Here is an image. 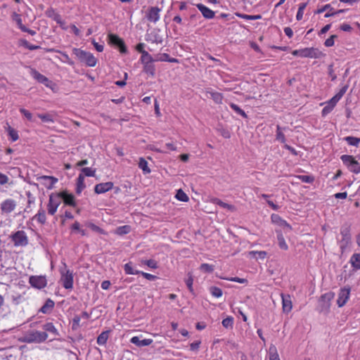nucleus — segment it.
Listing matches in <instances>:
<instances>
[{"instance_id": "f257e3e1", "label": "nucleus", "mask_w": 360, "mask_h": 360, "mask_svg": "<svg viewBox=\"0 0 360 360\" xmlns=\"http://www.w3.org/2000/svg\"><path fill=\"white\" fill-rule=\"evenodd\" d=\"M48 338V333L39 330H31L27 333L21 339L22 342L41 343Z\"/></svg>"}, {"instance_id": "f03ea898", "label": "nucleus", "mask_w": 360, "mask_h": 360, "mask_svg": "<svg viewBox=\"0 0 360 360\" xmlns=\"http://www.w3.org/2000/svg\"><path fill=\"white\" fill-rule=\"evenodd\" d=\"M292 54L294 56L316 59L320 58L324 56V54L319 49L314 47L294 50L292 51Z\"/></svg>"}, {"instance_id": "7ed1b4c3", "label": "nucleus", "mask_w": 360, "mask_h": 360, "mask_svg": "<svg viewBox=\"0 0 360 360\" xmlns=\"http://www.w3.org/2000/svg\"><path fill=\"white\" fill-rule=\"evenodd\" d=\"M73 53L80 62L84 63L87 66L94 67L96 65L97 60L91 53L77 48L73 49Z\"/></svg>"}, {"instance_id": "20e7f679", "label": "nucleus", "mask_w": 360, "mask_h": 360, "mask_svg": "<svg viewBox=\"0 0 360 360\" xmlns=\"http://www.w3.org/2000/svg\"><path fill=\"white\" fill-rule=\"evenodd\" d=\"M335 293L328 292L322 295L319 301V310L322 313H328L330 307V302L334 298Z\"/></svg>"}, {"instance_id": "39448f33", "label": "nucleus", "mask_w": 360, "mask_h": 360, "mask_svg": "<svg viewBox=\"0 0 360 360\" xmlns=\"http://www.w3.org/2000/svg\"><path fill=\"white\" fill-rule=\"evenodd\" d=\"M340 159L342 162L352 172L355 174L360 173V163L356 161L353 156L349 155H343Z\"/></svg>"}, {"instance_id": "423d86ee", "label": "nucleus", "mask_w": 360, "mask_h": 360, "mask_svg": "<svg viewBox=\"0 0 360 360\" xmlns=\"http://www.w3.org/2000/svg\"><path fill=\"white\" fill-rule=\"evenodd\" d=\"M11 237L15 246H25L28 243V238L24 231H18Z\"/></svg>"}, {"instance_id": "0eeeda50", "label": "nucleus", "mask_w": 360, "mask_h": 360, "mask_svg": "<svg viewBox=\"0 0 360 360\" xmlns=\"http://www.w3.org/2000/svg\"><path fill=\"white\" fill-rule=\"evenodd\" d=\"M108 40L109 43L117 47L120 49V51L122 53H127V47L124 44V41L119 37L117 35L115 34H109L108 36Z\"/></svg>"}, {"instance_id": "6e6552de", "label": "nucleus", "mask_w": 360, "mask_h": 360, "mask_svg": "<svg viewBox=\"0 0 360 360\" xmlns=\"http://www.w3.org/2000/svg\"><path fill=\"white\" fill-rule=\"evenodd\" d=\"M342 239L340 241V246L343 251L351 241L350 228L348 226H343L340 229Z\"/></svg>"}, {"instance_id": "1a4fd4ad", "label": "nucleus", "mask_w": 360, "mask_h": 360, "mask_svg": "<svg viewBox=\"0 0 360 360\" xmlns=\"http://www.w3.org/2000/svg\"><path fill=\"white\" fill-rule=\"evenodd\" d=\"M30 285L37 289H42L46 286L47 281L44 276H31L29 278Z\"/></svg>"}, {"instance_id": "9d476101", "label": "nucleus", "mask_w": 360, "mask_h": 360, "mask_svg": "<svg viewBox=\"0 0 360 360\" xmlns=\"http://www.w3.org/2000/svg\"><path fill=\"white\" fill-rule=\"evenodd\" d=\"M60 204V197L58 195V194H51L49 195V200L48 203V213L51 215H53L59 205Z\"/></svg>"}, {"instance_id": "9b49d317", "label": "nucleus", "mask_w": 360, "mask_h": 360, "mask_svg": "<svg viewBox=\"0 0 360 360\" xmlns=\"http://www.w3.org/2000/svg\"><path fill=\"white\" fill-rule=\"evenodd\" d=\"M351 288L349 286H345L340 290L338 293V298L337 304L339 307H343L349 298Z\"/></svg>"}, {"instance_id": "f8f14e48", "label": "nucleus", "mask_w": 360, "mask_h": 360, "mask_svg": "<svg viewBox=\"0 0 360 360\" xmlns=\"http://www.w3.org/2000/svg\"><path fill=\"white\" fill-rule=\"evenodd\" d=\"M60 281L63 286L68 290L73 288V274L71 271L67 270L65 273L61 274Z\"/></svg>"}, {"instance_id": "ddd939ff", "label": "nucleus", "mask_w": 360, "mask_h": 360, "mask_svg": "<svg viewBox=\"0 0 360 360\" xmlns=\"http://www.w3.org/2000/svg\"><path fill=\"white\" fill-rule=\"evenodd\" d=\"M16 202L11 198L4 200L0 205V209L2 214H9L12 212L16 207Z\"/></svg>"}, {"instance_id": "4468645a", "label": "nucleus", "mask_w": 360, "mask_h": 360, "mask_svg": "<svg viewBox=\"0 0 360 360\" xmlns=\"http://www.w3.org/2000/svg\"><path fill=\"white\" fill-rule=\"evenodd\" d=\"M113 186L114 184L111 181L100 183L95 186L94 192L97 194L104 193L112 189Z\"/></svg>"}, {"instance_id": "2eb2a0df", "label": "nucleus", "mask_w": 360, "mask_h": 360, "mask_svg": "<svg viewBox=\"0 0 360 360\" xmlns=\"http://www.w3.org/2000/svg\"><path fill=\"white\" fill-rule=\"evenodd\" d=\"M58 195L60 197V200H63L65 204L72 207L76 206L75 197L72 194L69 193L67 191H62L58 193Z\"/></svg>"}, {"instance_id": "dca6fc26", "label": "nucleus", "mask_w": 360, "mask_h": 360, "mask_svg": "<svg viewBox=\"0 0 360 360\" xmlns=\"http://www.w3.org/2000/svg\"><path fill=\"white\" fill-rule=\"evenodd\" d=\"M197 8L201 12L205 18L212 19L214 17V12L206 6L202 4H197Z\"/></svg>"}, {"instance_id": "f3484780", "label": "nucleus", "mask_w": 360, "mask_h": 360, "mask_svg": "<svg viewBox=\"0 0 360 360\" xmlns=\"http://www.w3.org/2000/svg\"><path fill=\"white\" fill-rule=\"evenodd\" d=\"M31 75L33 77V78H34L39 83L44 84L46 86H49V79L46 77H45L44 75L39 73L36 70H34V69L31 70Z\"/></svg>"}, {"instance_id": "a211bd4d", "label": "nucleus", "mask_w": 360, "mask_h": 360, "mask_svg": "<svg viewBox=\"0 0 360 360\" xmlns=\"http://www.w3.org/2000/svg\"><path fill=\"white\" fill-rule=\"evenodd\" d=\"M39 179L44 181L43 184L47 189L53 188L55 184L58 181L57 178L51 176H41Z\"/></svg>"}, {"instance_id": "6ab92c4d", "label": "nucleus", "mask_w": 360, "mask_h": 360, "mask_svg": "<svg viewBox=\"0 0 360 360\" xmlns=\"http://www.w3.org/2000/svg\"><path fill=\"white\" fill-rule=\"evenodd\" d=\"M130 342L135 345L136 346L139 347H142L145 346H148L153 342L152 339H143L140 340V338L138 336L132 337L130 340Z\"/></svg>"}, {"instance_id": "aec40b11", "label": "nucleus", "mask_w": 360, "mask_h": 360, "mask_svg": "<svg viewBox=\"0 0 360 360\" xmlns=\"http://www.w3.org/2000/svg\"><path fill=\"white\" fill-rule=\"evenodd\" d=\"M160 9L158 7H151L147 15L149 21L156 22L160 18Z\"/></svg>"}, {"instance_id": "412c9836", "label": "nucleus", "mask_w": 360, "mask_h": 360, "mask_svg": "<svg viewBox=\"0 0 360 360\" xmlns=\"http://www.w3.org/2000/svg\"><path fill=\"white\" fill-rule=\"evenodd\" d=\"M41 328L44 330V332H46V333H50L54 336V338L59 335L58 330L51 322L44 323L42 325Z\"/></svg>"}, {"instance_id": "4be33fe9", "label": "nucleus", "mask_w": 360, "mask_h": 360, "mask_svg": "<svg viewBox=\"0 0 360 360\" xmlns=\"http://www.w3.org/2000/svg\"><path fill=\"white\" fill-rule=\"evenodd\" d=\"M271 218L273 223L276 224L280 226L286 227L290 230L291 229V226L286 221L281 219L279 215L273 214Z\"/></svg>"}, {"instance_id": "5701e85b", "label": "nucleus", "mask_w": 360, "mask_h": 360, "mask_svg": "<svg viewBox=\"0 0 360 360\" xmlns=\"http://www.w3.org/2000/svg\"><path fill=\"white\" fill-rule=\"evenodd\" d=\"M282 296V303H283V310L284 312H289L292 309V302L290 300V297L289 295L285 296L283 295Z\"/></svg>"}, {"instance_id": "b1692460", "label": "nucleus", "mask_w": 360, "mask_h": 360, "mask_svg": "<svg viewBox=\"0 0 360 360\" xmlns=\"http://www.w3.org/2000/svg\"><path fill=\"white\" fill-rule=\"evenodd\" d=\"M153 63L154 62L142 63L143 65V71L151 77H153L155 73V68Z\"/></svg>"}, {"instance_id": "393cba45", "label": "nucleus", "mask_w": 360, "mask_h": 360, "mask_svg": "<svg viewBox=\"0 0 360 360\" xmlns=\"http://www.w3.org/2000/svg\"><path fill=\"white\" fill-rule=\"evenodd\" d=\"M54 304V302L52 300L48 299L45 302L44 304L41 307L39 311L43 314H49L53 308Z\"/></svg>"}, {"instance_id": "a878e982", "label": "nucleus", "mask_w": 360, "mask_h": 360, "mask_svg": "<svg viewBox=\"0 0 360 360\" xmlns=\"http://www.w3.org/2000/svg\"><path fill=\"white\" fill-rule=\"evenodd\" d=\"M32 219L37 220L41 224H44L46 221L45 210L40 208L37 214L33 217Z\"/></svg>"}, {"instance_id": "bb28decb", "label": "nucleus", "mask_w": 360, "mask_h": 360, "mask_svg": "<svg viewBox=\"0 0 360 360\" xmlns=\"http://www.w3.org/2000/svg\"><path fill=\"white\" fill-rule=\"evenodd\" d=\"M349 262L354 269H360V254H353L350 258Z\"/></svg>"}, {"instance_id": "cd10ccee", "label": "nucleus", "mask_w": 360, "mask_h": 360, "mask_svg": "<svg viewBox=\"0 0 360 360\" xmlns=\"http://www.w3.org/2000/svg\"><path fill=\"white\" fill-rule=\"evenodd\" d=\"M84 188V176L83 174H79L77 179L76 193L80 194Z\"/></svg>"}, {"instance_id": "c85d7f7f", "label": "nucleus", "mask_w": 360, "mask_h": 360, "mask_svg": "<svg viewBox=\"0 0 360 360\" xmlns=\"http://www.w3.org/2000/svg\"><path fill=\"white\" fill-rule=\"evenodd\" d=\"M110 330L102 332L97 338V344L99 345H105L109 337Z\"/></svg>"}, {"instance_id": "c756f323", "label": "nucleus", "mask_w": 360, "mask_h": 360, "mask_svg": "<svg viewBox=\"0 0 360 360\" xmlns=\"http://www.w3.org/2000/svg\"><path fill=\"white\" fill-rule=\"evenodd\" d=\"M206 93L210 95L211 98L216 103H221L223 95L221 93L214 92L212 91H207Z\"/></svg>"}, {"instance_id": "7c9ffc66", "label": "nucleus", "mask_w": 360, "mask_h": 360, "mask_svg": "<svg viewBox=\"0 0 360 360\" xmlns=\"http://www.w3.org/2000/svg\"><path fill=\"white\" fill-rule=\"evenodd\" d=\"M139 167L142 169L144 174L150 173V169L148 167V162L143 158H139Z\"/></svg>"}, {"instance_id": "2f4dec72", "label": "nucleus", "mask_w": 360, "mask_h": 360, "mask_svg": "<svg viewBox=\"0 0 360 360\" xmlns=\"http://www.w3.org/2000/svg\"><path fill=\"white\" fill-rule=\"evenodd\" d=\"M85 226L96 233H98L100 234H105L106 233L103 229H102L101 228H100L99 226H98L97 225L94 224V223H92L91 221H86L85 223Z\"/></svg>"}, {"instance_id": "473e14b6", "label": "nucleus", "mask_w": 360, "mask_h": 360, "mask_svg": "<svg viewBox=\"0 0 360 360\" xmlns=\"http://www.w3.org/2000/svg\"><path fill=\"white\" fill-rule=\"evenodd\" d=\"M20 44L30 51L37 50L41 48L39 46L30 44L26 39H20Z\"/></svg>"}, {"instance_id": "72a5a7b5", "label": "nucleus", "mask_w": 360, "mask_h": 360, "mask_svg": "<svg viewBox=\"0 0 360 360\" xmlns=\"http://www.w3.org/2000/svg\"><path fill=\"white\" fill-rule=\"evenodd\" d=\"M277 239L278 243V246L281 249L286 250L288 248V245L285 243V238L281 233H278Z\"/></svg>"}, {"instance_id": "f704fd0d", "label": "nucleus", "mask_w": 360, "mask_h": 360, "mask_svg": "<svg viewBox=\"0 0 360 360\" xmlns=\"http://www.w3.org/2000/svg\"><path fill=\"white\" fill-rule=\"evenodd\" d=\"M283 128L280 127L279 125H277L276 127V139L277 141L285 143V137L284 134L283 133Z\"/></svg>"}, {"instance_id": "c9c22d12", "label": "nucleus", "mask_w": 360, "mask_h": 360, "mask_svg": "<svg viewBox=\"0 0 360 360\" xmlns=\"http://www.w3.org/2000/svg\"><path fill=\"white\" fill-rule=\"evenodd\" d=\"M344 140L347 141V143L350 146H358L360 143V138L354 137V136H346L344 138Z\"/></svg>"}, {"instance_id": "e433bc0d", "label": "nucleus", "mask_w": 360, "mask_h": 360, "mask_svg": "<svg viewBox=\"0 0 360 360\" xmlns=\"http://www.w3.org/2000/svg\"><path fill=\"white\" fill-rule=\"evenodd\" d=\"M140 61L141 63H150V62H155V58H153L151 55L148 53V52L143 53V55H141Z\"/></svg>"}, {"instance_id": "4c0bfd02", "label": "nucleus", "mask_w": 360, "mask_h": 360, "mask_svg": "<svg viewBox=\"0 0 360 360\" xmlns=\"http://www.w3.org/2000/svg\"><path fill=\"white\" fill-rule=\"evenodd\" d=\"M307 3H302V4H300V6H299V8H298V11H297V15H296V19L297 20H301L303 18V13H304V10L305 9V8L307 7Z\"/></svg>"}, {"instance_id": "58836bf2", "label": "nucleus", "mask_w": 360, "mask_h": 360, "mask_svg": "<svg viewBox=\"0 0 360 360\" xmlns=\"http://www.w3.org/2000/svg\"><path fill=\"white\" fill-rule=\"evenodd\" d=\"M82 174L84 176H94L96 173V169H92L91 167H83L81 169Z\"/></svg>"}, {"instance_id": "ea45409f", "label": "nucleus", "mask_w": 360, "mask_h": 360, "mask_svg": "<svg viewBox=\"0 0 360 360\" xmlns=\"http://www.w3.org/2000/svg\"><path fill=\"white\" fill-rule=\"evenodd\" d=\"M185 282L189 291L192 294H194V290L193 288V278L191 272L188 274V278L185 281Z\"/></svg>"}, {"instance_id": "a19ab883", "label": "nucleus", "mask_w": 360, "mask_h": 360, "mask_svg": "<svg viewBox=\"0 0 360 360\" xmlns=\"http://www.w3.org/2000/svg\"><path fill=\"white\" fill-rule=\"evenodd\" d=\"M210 292L212 294V295L215 297H220L222 296L223 294L221 289L216 286L210 287Z\"/></svg>"}, {"instance_id": "79ce46f5", "label": "nucleus", "mask_w": 360, "mask_h": 360, "mask_svg": "<svg viewBox=\"0 0 360 360\" xmlns=\"http://www.w3.org/2000/svg\"><path fill=\"white\" fill-rule=\"evenodd\" d=\"M252 257L257 259H263L266 256V252L265 251H251L249 253Z\"/></svg>"}, {"instance_id": "37998d69", "label": "nucleus", "mask_w": 360, "mask_h": 360, "mask_svg": "<svg viewBox=\"0 0 360 360\" xmlns=\"http://www.w3.org/2000/svg\"><path fill=\"white\" fill-rule=\"evenodd\" d=\"M230 107L232 110H233L236 113L240 115L242 117L247 118L248 115L243 110H242L238 105L235 103H231Z\"/></svg>"}, {"instance_id": "c03bdc74", "label": "nucleus", "mask_w": 360, "mask_h": 360, "mask_svg": "<svg viewBox=\"0 0 360 360\" xmlns=\"http://www.w3.org/2000/svg\"><path fill=\"white\" fill-rule=\"evenodd\" d=\"M176 198L177 200L182 202H187L189 200L188 195L181 189L177 191Z\"/></svg>"}, {"instance_id": "a18cd8bd", "label": "nucleus", "mask_w": 360, "mask_h": 360, "mask_svg": "<svg viewBox=\"0 0 360 360\" xmlns=\"http://www.w3.org/2000/svg\"><path fill=\"white\" fill-rule=\"evenodd\" d=\"M200 269L201 271L204 273H212L214 271V266L209 264L203 263L200 266Z\"/></svg>"}, {"instance_id": "49530a36", "label": "nucleus", "mask_w": 360, "mask_h": 360, "mask_svg": "<svg viewBox=\"0 0 360 360\" xmlns=\"http://www.w3.org/2000/svg\"><path fill=\"white\" fill-rule=\"evenodd\" d=\"M222 326L226 328H232L233 325V318L228 316L222 321Z\"/></svg>"}, {"instance_id": "de8ad7c7", "label": "nucleus", "mask_w": 360, "mask_h": 360, "mask_svg": "<svg viewBox=\"0 0 360 360\" xmlns=\"http://www.w3.org/2000/svg\"><path fill=\"white\" fill-rule=\"evenodd\" d=\"M124 271L127 274L130 275H134V274H139L140 271H134L132 266H131L130 263H127L124 266Z\"/></svg>"}, {"instance_id": "09e8293b", "label": "nucleus", "mask_w": 360, "mask_h": 360, "mask_svg": "<svg viewBox=\"0 0 360 360\" xmlns=\"http://www.w3.org/2000/svg\"><path fill=\"white\" fill-rule=\"evenodd\" d=\"M38 117H39L44 122H53V119L51 115L49 113L46 114H38Z\"/></svg>"}, {"instance_id": "8fccbe9b", "label": "nucleus", "mask_w": 360, "mask_h": 360, "mask_svg": "<svg viewBox=\"0 0 360 360\" xmlns=\"http://www.w3.org/2000/svg\"><path fill=\"white\" fill-rule=\"evenodd\" d=\"M12 19L13 21L16 22L17 25H18V27L21 30V27H24L25 25L22 22L21 17L19 14H18L15 12H13L12 14Z\"/></svg>"}, {"instance_id": "3c124183", "label": "nucleus", "mask_w": 360, "mask_h": 360, "mask_svg": "<svg viewBox=\"0 0 360 360\" xmlns=\"http://www.w3.org/2000/svg\"><path fill=\"white\" fill-rule=\"evenodd\" d=\"M131 227L128 225L120 226L117 229V233L119 235H124L129 233Z\"/></svg>"}, {"instance_id": "603ef678", "label": "nucleus", "mask_w": 360, "mask_h": 360, "mask_svg": "<svg viewBox=\"0 0 360 360\" xmlns=\"http://www.w3.org/2000/svg\"><path fill=\"white\" fill-rule=\"evenodd\" d=\"M8 135L13 141H17L19 138L17 131L11 127H8Z\"/></svg>"}, {"instance_id": "864d4df0", "label": "nucleus", "mask_w": 360, "mask_h": 360, "mask_svg": "<svg viewBox=\"0 0 360 360\" xmlns=\"http://www.w3.org/2000/svg\"><path fill=\"white\" fill-rule=\"evenodd\" d=\"M170 56L167 53H159L156 55L155 60L156 61H167L169 62Z\"/></svg>"}, {"instance_id": "5fc2aeb1", "label": "nucleus", "mask_w": 360, "mask_h": 360, "mask_svg": "<svg viewBox=\"0 0 360 360\" xmlns=\"http://www.w3.org/2000/svg\"><path fill=\"white\" fill-rule=\"evenodd\" d=\"M298 178L304 183L311 184L314 181V177L309 175H300Z\"/></svg>"}, {"instance_id": "6e6d98bb", "label": "nucleus", "mask_w": 360, "mask_h": 360, "mask_svg": "<svg viewBox=\"0 0 360 360\" xmlns=\"http://www.w3.org/2000/svg\"><path fill=\"white\" fill-rule=\"evenodd\" d=\"M80 316H75L72 319V330H77L79 327Z\"/></svg>"}, {"instance_id": "4d7b16f0", "label": "nucleus", "mask_w": 360, "mask_h": 360, "mask_svg": "<svg viewBox=\"0 0 360 360\" xmlns=\"http://www.w3.org/2000/svg\"><path fill=\"white\" fill-rule=\"evenodd\" d=\"M20 112L22 115H23L28 120L34 121L32 120V114L25 108H20Z\"/></svg>"}, {"instance_id": "13d9d810", "label": "nucleus", "mask_w": 360, "mask_h": 360, "mask_svg": "<svg viewBox=\"0 0 360 360\" xmlns=\"http://www.w3.org/2000/svg\"><path fill=\"white\" fill-rule=\"evenodd\" d=\"M337 38V35H332L328 39H327L325 42L324 45L327 47H330L334 45V39Z\"/></svg>"}, {"instance_id": "bf43d9fd", "label": "nucleus", "mask_w": 360, "mask_h": 360, "mask_svg": "<svg viewBox=\"0 0 360 360\" xmlns=\"http://www.w3.org/2000/svg\"><path fill=\"white\" fill-rule=\"evenodd\" d=\"M144 264L151 269H157L158 268L157 262L155 261L154 259L146 260V261H144Z\"/></svg>"}, {"instance_id": "052dcab7", "label": "nucleus", "mask_w": 360, "mask_h": 360, "mask_svg": "<svg viewBox=\"0 0 360 360\" xmlns=\"http://www.w3.org/2000/svg\"><path fill=\"white\" fill-rule=\"evenodd\" d=\"M217 204L219 205L220 207L223 208H226L228 210H231L233 207L231 205L227 204L224 202H222L221 200L217 199L216 200Z\"/></svg>"}, {"instance_id": "680f3d73", "label": "nucleus", "mask_w": 360, "mask_h": 360, "mask_svg": "<svg viewBox=\"0 0 360 360\" xmlns=\"http://www.w3.org/2000/svg\"><path fill=\"white\" fill-rule=\"evenodd\" d=\"M140 274L145 278H146L147 280L148 281H155L158 277L155 275H153V274H148V273H145V272H143V271H140Z\"/></svg>"}, {"instance_id": "e2e57ef3", "label": "nucleus", "mask_w": 360, "mask_h": 360, "mask_svg": "<svg viewBox=\"0 0 360 360\" xmlns=\"http://www.w3.org/2000/svg\"><path fill=\"white\" fill-rule=\"evenodd\" d=\"M347 89H348V86L347 85H345L344 86H342L340 89L339 92L335 94V96L340 100L341 98L343 96V95L346 93Z\"/></svg>"}, {"instance_id": "0e129e2a", "label": "nucleus", "mask_w": 360, "mask_h": 360, "mask_svg": "<svg viewBox=\"0 0 360 360\" xmlns=\"http://www.w3.org/2000/svg\"><path fill=\"white\" fill-rule=\"evenodd\" d=\"M220 134L225 139H229L231 137V133L227 129L221 128L219 129Z\"/></svg>"}, {"instance_id": "69168bd1", "label": "nucleus", "mask_w": 360, "mask_h": 360, "mask_svg": "<svg viewBox=\"0 0 360 360\" xmlns=\"http://www.w3.org/2000/svg\"><path fill=\"white\" fill-rule=\"evenodd\" d=\"M145 44L143 43H139L136 46V50L139 52L140 53H141V55L143 54V53H146L147 52L144 48H145Z\"/></svg>"}, {"instance_id": "338daca9", "label": "nucleus", "mask_w": 360, "mask_h": 360, "mask_svg": "<svg viewBox=\"0 0 360 360\" xmlns=\"http://www.w3.org/2000/svg\"><path fill=\"white\" fill-rule=\"evenodd\" d=\"M333 8L331 7L330 4H326L323 6L322 8L318 9L315 11V13H322L327 10L332 11Z\"/></svg>"}, {"instance_id": "774afa93", "label": "nucleus", "mask_w": 360, "mask_h": 360, "mask_svg": "<svg viewBox=\"0 0 360 360\" xmlns=\"http://www.w3.org/2000/svg\"><path fill=\"white\" fill-rule=\"evenodd\" d=\"M340 101V99L335 95L328 102V104L330 105L333 108L335 106L337 103Z\"/></svg>"}]
</instances>
